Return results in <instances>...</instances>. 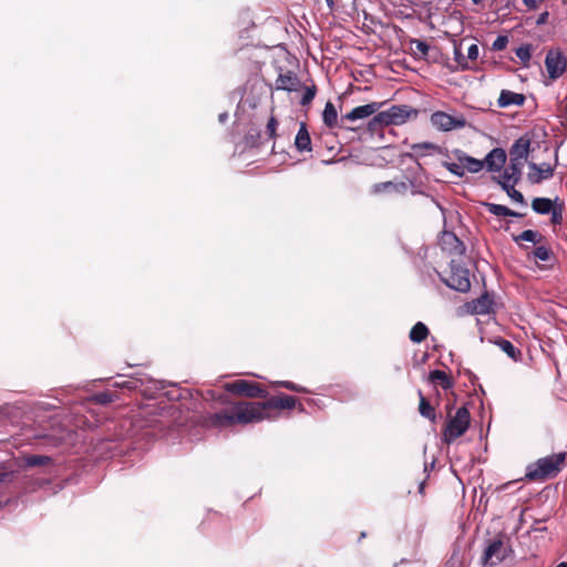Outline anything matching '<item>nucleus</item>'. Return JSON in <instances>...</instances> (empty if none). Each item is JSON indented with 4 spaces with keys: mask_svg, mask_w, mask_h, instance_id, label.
Instances as JSON below:
<instances>
[{
    "mask_svg": "<svg viewBox=\"0 0 567 567\" xmlns=\"http://www.w3.org/2000/svg\"><path fill=\"white\" fill-rule=\"evenodd\" d=\"M297 399L287 394L272 396L266 402H238L212 416V423L218 427L230 426L236 423L250 424L271 419L272 409H293Z\"/></svg>",
    "mask_w": 567,
    "mask_h": 567,
    "instance_id": "obj_1",
    "label": "nucleus"
},
{
    "mask_svg": "<svg viewBox=\"0 0 567 567\" xmlns=\"http://www.w3.org/2000/svg\"><path fill=\"white\" fill-rule=\"evenodd\" d=\"M419 396H420V404H419L420 414L422 416L429 419L430 421L434 422L436 419L434 408L426 401V399L423 396L421 391H419Z\"/></svg>",
    "mask_w": 567,
    "mask_h": 567,
    "instance_id": "obj_25",
    "label": "nucleus"
},
{
    "mask_svg": "<svg viewBox=\"0 0 567 567\" xmlns=\"http://www.w3.org/2000/svg\"><path fill=\"white\" fill-rule=\"evenodd\" d=\"M322 120H323V123L328 127H334L337 125L338 112H337V109H336V106L333 105L332 102H327L326 103V106H324V110H323V113H322Z\"/></svg>",
    "mask_w": 567,
    "mask_h": 567,
    "instance_id": "obj_20",
    "label": "nucleus"
},
{
    "mask_svg": "<svg viewBox=\"0 0 567 567\" xmlns=\"http://www.w3.org/2000/svg\"><path fill=\"white\" fill-rule=\"evenodd\" d=\"M227 117H228L227 113H221V114L219 115V121H220V122H225Z\"/></svg>",
    "mask_w": 567,
    "mask_h": 567,
    "instance_id": "obj_47",
    "label": "nucleus"
},
{
    "mask_svg": "<svg viewBox=\"0 0 567 567\" xmlns=\"http://www.w3.org/2000/svg\"><path fill=\"white\" fill-rule=\"evenodd\" d=\"M373 193L379 194L382 192H396L400 193L402 190L406 189V185L404 183L401 184H394L392 182H383L373 185Z\"/></svg>",
    "mask_w": 567,
    "mask_h": 567,
    "instance_id": "obj_24",
    "label": "nucleus"
},
{
    "mask_svg": "<svg viewBox=\"0 0 567 567\" xmlns=\"http://www.w3.org/2000/svg\"><path fill=\"white\" fill-rule=\"evenodd\" d=\"M225 390L228 392L244 395L247 398H266L267 392L256 382L248 380H236L225 384Z\"/></svg>",
    "mask_w": 567,
    "mask_h": 567,
    "instance_id": "obj_5",
    "label": "nucleus"
},
{
    "mask_svg": "<svg viewBox=\"0 0 567 567\" xmlns=\"http://www.w3.org/2000/svg\"><path fill=\"white\" fill-rule=\"evenodd\" d=\"M565 455L563 453L553 454L543 458H539L536 463L530 464L527 467L526 478L529 481L546 480L555 476L563 464Z\"/></svg>",
    "mask_w": 567,
    "mask_h": 567,
    "instance_id": "obj_3",
    "label": "nucleus"
},
{
    "mask_svg": "<svg viewBox=\"0 0 567 567\" xmlns=\"http://www.w3.org/2000/svg\"><path fill=\"white\" fill-rule=\"evenodd\" d=\"M470 412L465 406L457 409L455 415L447 422L443 432V440L447 444L462 436L470 426Z\"/></svg>",
    "mask_w": 567,
    "mask_h": 567,
    "instance_id": "obj_4",
    "label": "nucleus"
},
{
    "mask_svg": "<svg viewBox=\"0 0 567 567\" xmlns=\"http://www.w3.org/2000/svg\"><path fill=\"white\" fill-rule=\"evenodd\" d=\"M506 153L503 148L492 150L485 157L484 166L491 172H498L506 163Z\"/></svg>",
    "mask_w": 567,
    "mask_h": 567,
    "instance_id": "obj_13",
    "label": "nucleus"
},
{
    "mask_svg": "<svg viewBox=\"0 0 567 567\" xmlns=\"http://www.w3.org/2000/svg\"><path fill=\"white\" fill-rule=\"evenodd\" d=\"M9 476H10V474H9V473H7V472H2V473H0V482H4V481H7V478H8Z\"/></svg>",
    "mask_w": 567,
    "mask_h": 567,
    "instance_id": "obj_45",
    "label": "nucleus"
},
{
    "mask_svg": "<svg viewBox=\"0 0 567 567\" xmlns=\"http://www.w3.org/2000/svg\"><path fill=\"white\" fill-rule=\"evenodd\" d=\"M295 145L299 152L311 151V138L305 123H301L300 125V128L296 135Z\"/></svg>",
    "mask_w": 567,
    "mask_h": 567,
    "instance_id": "obj_19",
    "label": "nucleus"
},
{
    "mask_svg": "<svg viewBox=\"0 0 567 567\" xmlns=\"http://www.w3.org/2000/svg\"><path fill=\"white\" fill-rule=\"evenodd\" d=\"M446 285L460 292H466L471 288V281L468 277V270L464 268H455L452 270L449 279L445 281Z\"/></svg>",
    "mask_w": 567,
    "mask_h": 567,
    "instance_id": "obj_9",
    "label": "nucleus"
},
{
    "mask_svg": "<svg viewBox=\"0 0 567 567\" xmlns=\"http://www.w3.org/2000/svg\"><path fill=\"white\" fill-rule=\"evenodd\" d=\"M545 65L551 80L560 78L567 69V58L559 50H549L545 58Z\"/></svg>",
    "mask_w": 567,
    "mask_h": 567,
    "instance_id": "obj_6",
    "label": "nucleus"
},
{
    "mask_svg": "<svg viewBox=\"0 0 567 567\" xmlns=\"http://www.w3.org/2000/svg\"><path fill=\"white\" fill-rule=\"evenodd\" d=\"M493 300L487 293L482 295L480 298L472 300L466 305L468 312L473 315H487L491 312Z\"/></svg>",
    "mask_w": 567,
    "mask_h": 567,
    "instance_id": "obj_15",
    "label": "nucleus"
},
{
    "mask_svg": "<svg viewBox=\"0 0 567 567\" xmlns=\"http://www.w3.org/2000/svg\"><path fill=\"white\" fill-rule=\"evenodd\" d=\"M478 47L477 44H471L467 49V59L471 61H475L478 58Z\"/></svg>",
    "mask_w": 567,
    "mask_h": 567,
    "instance_id": "obj_41",
    "label": "nucleus"
},
{
    "mask_svg": "<svg viewBox=\"0 0 567 567\" xmlns=\"http://www.w3.org/2000/svg\"><path fill=\"white\" fill-rule=\"evenodd\" d=\"M277 125H278L277 120L275 117H270L267 123V132L269 133L270 137H275Z\"/></svg>",
    "mask_w": 567,
    "mask_h": 567,
    "instance_id": "obj_42",
    "label": "nucleus"
},
{
    "mask_svg": "<svg viewBox=\"0 0 567 567\" xmlns=\"http://www.w3.org/2000/svg\"><path fill=\"white\" fill-rule=\"evenodd\" d=\"M431 123L440 131H452L463 128L466 121L463 116H452L445 112H435L431 116Z\"/></svg>",
    "mask_w": 567,
    "mask_h": 567,
    "instance_id": "obj_8",
    "label": "nucleus"
},
{
    "mask_svg": "<svg viewBox=\"0 0 567 567\" xmlns=\"http://www.w3.org/2000/svg\"><path fill=\"white\" fill-rule=\"evenodd\" d=\"M533 255L537 260L547 261L550 257V250L546 246H538L534 249Z\"/></svg>",
    "mask_w": 567,
    "mask_h": 567,
    "instance_id": "obj_32",
    "label": "nucleus"
},
{
    "mask_svg": "<svg viewBox=\"0 0 567 567\" xmlns=\"http://www.w3.org/2000/svg\"><path fill=\"white\" fill-rule=\"evenodd\" d=\"M455 156L460 163H462L464 169L471 173H478L484 167V162L468 156L462 151H455Z\"/></svg>",
    "mask_w": 567,
    "mask_h": 567,
    "instance_id": "obj_16",
    "label": "nucleus"
},
{
    "mask_svg": "<svg viewBox=\"0 0 567 567\" xmlns=\"http://www.w3.org/2000/svg\"><path fill=\"white\" fill-rule=\"evenodd\" d=\"M547 19H548V12H547V11H545V12H543V13H540V14H539V17H538V19H537L536 23H537L538 25L544 24V23H546Z\"/></svg>",
    "mask_w": 567,
    "mask_h": 567,
    "instance_id": "obj_44",
    "label": "nucleus"
},
{
    "mask_svg": "<svg viewBox=\"0 0 567 567\" xmlns=\"http://www.w3.org/2000/svg\"><path fill=\"white\" fill-rule=\"evenodd\" d=\"M326 2H327V4H328V7L332 10V9H333V7H334V2H333V0H326Z\"/></svg>",
    "mask_w": 567,
    "mask_h": 567,
    "instance_id": "obj_48",
    "label": "nucleus"
},
{
    "mask_svg": "<svg viewBox=\"0 0 567 567\" xmlns=\"http://www.w3.org/2000/svg\"><path fill=\"white\" fill-rule=\"evenodd\" d=\"M475 4H478L482 2V0H472Z\"/></svg>",
    "mask_w": 567,
    "mask_h": 567,
    "instance_id": "obj_50",
    "label": "nucleus"
},
{
    "mask_svg": "<svg viewBox=\"0 0 567 567\" xmlns=\"http://www.w3.org/2000/svg\"><path fill=\"white\" fill-rule=\"evenodd\" d=\"M429 336V329L423 322L415 323L410 331L412 342L420 343Z\"/></svg>",
    "mask_w": 567,
    "mask_h": 567,
    "instance_id": "obj_23",
    "label": "nucleus"
},
{
    "mask_svg": "<svg viewBox=\"0 0 567 567\" xmlns=\"http://www.w3.org/2000/svg\"><path fill=\"white\" fill-rule=\"evenodd\" d=\"M417 111L408 105H393L390 109L379 112L369 123V128L374 131L378 127L389 125H402L411 116H416Z\"/></svg>",
    "mask_w": 567,
    "mask_h": 567,
    "instance_id": "obj_2",
    "label": "nucleus"
},
{
    "mask_svg": "<svg viewBox=\"0 0 567 567\" xmlns=\"http://www.w3.org/2000/svg\"><path fill=\"white\" fill-rule=\"evenodd\" d=\"M501 186L514 202L525 204L523 194L515 189L516 184H501Z\"/></svg>",
    "mask_w": 567,
    "mask_h": 567,
    "instance_id": "obj_28",
    "label": "nucleus"
},
{
    "mask_svg": "<svg viewBox=\"0 0 567 567\" xmlns=\"http://www.w3.org/2000/svg\"><path fill=\"white\" fill-rule=\"evenodd\" d=\"M529 168L533 171L529 173L528 178L532 183L538 184L545 179H549L554 175V168L549 164L537 165L529 163Z\"/></svg>",
    "mask_w": 567,
    "mask_h": 567,
    "instance_id": "obj_14",
    "label": "nucleus"
},
{
    "mask_svg": "<svg viewBox=\"0 0 567 567\" xmlns=\"http://www.w3.org/2000/svg\"><path fill=\"white\" fill-rule=\"evenodd\" d=\"M533 48L530 44H524L516 49L515 54L522 61L524 66H528L532 58Z\"/></svg>",
    "mask_w": 567,
    "mask_h": 567,
    "instance_id": "obj_27",
    "label": "nucleus"
},
{
    "mask_svg": "<svg viewBox=\"0 0 567 567\" xmlns=\"http://www.w3.org/2000/svg\"><path fill=\"white\" fill-rule=\"evenodd\" d=\"M551 214V223L559 225L563 221L561 206L558 208L554 207L550 212Z\"/></svg>",
    "mask_w": 567,
    "mask_h": 567,
    "instance_id": "obj_39",
    "label": "nucleus"
},
{
    "mask_svg": "<svg viewBox=\"0 0 567 567\" xmlns=\"http://www.w3.org/2000/svg\"><path fill=\"white\" fill-rule=\"evenodd\" d=\"M532 208L537 214L546 215V214H549L551 212L554 206H553L551 199L545 198V197H537V198L533 199Z\"/></svg>",
    "mask_w": 567,
    "mask_h": 567,
    "instance_id": "obj_21",
    "label": "nucleus"
},
{
    "mask_svg": "<svg viewBox=\"0 0 567 567\" xmlns=\"http://www.w3.org/2000/svg\"><path fill=\"white\" fill-rule=\"evenodd\" d=\"M542 239V236L539 235L538 231H535V230H532V229H527V230H524L520 235L514 237V240L516 243L523 240V241H529V243H539Z\"/></svg>",
    "mask_w": 567,
    "mask_h": 567,
    "instance_id": "obj_29",
    "label": "nucleus"
},
{
    "mask_svg": "<svg viewBox=\"0 0 567 567\" xmlns=\"http://www.w3.org/2000/svg\"><path fill=\"white\" fill-rule=\"evenodd\" d=\"M412 45H414L413 48V53L417 56V58H424L429 53V50H430V47L427 43H425L424 41H421V40H413L411 42Z\"/></svg>",
    "mask_w": 567,
    "mask_h": 567,
    "instance_id": "obj_30",
    "label": "nucleus"
},
{
    "mask_svg": "<svg viewBox=\"0 0 567 567\" xmlns=\"http://www.w3.org/2000/svg\"><path fill=\"white\" fill-rule=\"evenodd\" d=\"M525 164L518 162H512L509 159L508 166L504 169L499 176V184H517L522 178V171Z\"/></svg>",
    "mask_w": 567,
    "mask_h": 567,
    "instance_id": "obj_12",
    "label": "nucleus"
},
{
    "mask_svg": "<svg viewBox=\"0 0 567 567\" xmlns=\"http://www.w3.org/2000/svg\"><path fill=\"white\" fill-rule=\"evenodd\" d=\"M507 44H508V37L507 35H498L494 40V42L492 44V49L494 51H502V50L506 49Z\"/></svg>",
    "mask_w": 567,
    "mask_h": 567,
    "instance_id": "obj_34",
    "label": "nucleus"
},
{
    "mask_svg": "<svg viewBox=\"0 0 567 567\" xmlns=\"http://www.w3.org/2000/svg\"><path fill=\"white\" fill-rule=\"evenodd\" d=\"M525 102V96L520 93H515L508 90H503L498 97V106L507 107L511 105H523Z\"/></svg>",
    "mask_w": 567,
    "mask_h": 567,
    "instance_id": "obj_17",
    "label": "nucleus"
},
{
    "mask_svg": "<svg viewBox=\"0 0 567 567\" xmlns=\"http://www.w3.org/2000/svg\"><path fill=\"white\" fill-rule=\"evenodd\" d=\"M455 54H456V56L458 58V54H460V53H458V50H457V49L455 50Z\"/></svg>",
    "mask_w": 567,
    "mask_h": 567,
    "instance_id": "obj_51",
    "label": "nucleus"
},
{
    "mask_svg": "<svg viewBox=\"0 0 567 567\" xmlns=\"http://www.w3.org/2000/svg\"><path fill=\"white\" fill-rule=\"evenodd\" d=\"M556 567H567V563L563 561V563L558 564Z\"/></svg>",
    "mask_w": 567,
    "mask_h": 567,
    "instance_id": "obj_49",
    "label": "nucleus"
},
{
    "mask_svg": "<svg viewBox=\"0 0 567 567\" xmlns=\"http://www.w3.org/2000/svg\"><path fill=\"white\" fill-rule=\"evenodd\" d=\"M445 236H446L449 239H451V240L455 241L456 244H458V239H457L454 235H452V234H446Z\"/></svg>",
    "mask_w": 567,
    "mask_h": 567,
    "instance_id": "obj_46",
    "label": "nucleus"
},
{
    "mask_svg": "<svg viewBox=\"0 0 567 567\" xmlns=\"http://www.w3.org/2000/svg\"><path fill=\"white\" fill-rule=\"evenodd\" d=\"M51 458L44 455H30L24 458L28 466H41L50 463Z\"/></svg>",
    "mask_w": 567,
    "mask_h": 567,
    "instance_id": "obj_31",
    "label": "nucleus"
},
{
    "mask_svg": "<svg viewBox=\"0 0 567 567\" xmlns=\"http://www.w3.org/2000/svg\"><path fill=\"white\" fill-rule=\"evenodd\" d=\"M411 148L415 154L421 155L425 150H435L436 146L432 143H417L413 144Z\"/></svg>",
    "mask_w": 567,
    "mask_h": 567,
    "instance_id": "obj_36",
    "label": "nucleus"
},
{
    "mask_svg": "<svg viewBox=\"0 0 567 567\" xmlns=\"http://www.w3.org/2000/svg\"><path fill=\"white\" fill-rule=\"evenodd\" d=\"M545 0H523V3L528 10H537Z\"/></svg>",
    "mask_w": 567,
    "mask_h": 567,
    "instance_id": "obj_40",
    "label": "nucleus"
},
{
    "mask_svg": "<svg viewBox=\"0 0 567 567\" xmlns=\"http://www.w3.org/2000/svg\"><path fill=\"white\" fill-rule=\"evenodd\" d=\"M430 381L440 382L443 389L452 388V381L444 371L434 370L429 375Z\"/></svg>",
    "mask_w": 567,
    "mask_h": 567,
    "instance_id": "obj_26",
    "label": "nucleus"
},
{
    "mask_svg": "<svg viewBox=\"0 0 567 567\" xmlns=\"http://www.w3.org/2000/svg\"><path fill=\"white\" fill-rule=\"evenodd\" d=\"M508 551V547L502 540H494L484 550L482 563L484 566H496L507 557Z\"/></svg>",
    "mask_w": 567,
    "mask_h": 567,
    "instance_id": "obj_7",
    "label": "nucleus"
},
{
    "mask_svg": "<svg viewBox=\"0 0 567 567\" xmlns=\"http://www.w3.org/2000/svg\"><path fill=\"white\" fill-rule=\"evenodd\" d=\"M501 349L511 358H515L516 355V348L513 346V343L508 340H501L499 341Z\"/></svg>",
    "mask_w": 567,
    "mask_h": 567,
    "instance_id": "obj_33",
    "label": "nucleus"
},
{
    "mask_svg": "<svg viewBox=\"0 0 567 567\" xmlns=\"http://www.w3.org/2000/svg\"><path fill=\"white\" fill-rule=\"evenodd\" d=\"M277 385L288 389L290 391H295V392H303L305 391V389L302 386H300L291 381H279V382H277Z\"/></svg>",
    "mask_w": 567,
    "mask_h": 567,
    "instance_id": "obj_38",
    "label": "nucleus"
},
{
    "mask_svg": "<svg viewBox=\"0 0 567 567\" xmlns=\"http://www.w3.org/2000/svg\"><path fill=\"white\" fill-rule=\"evenodd\" d=\"M315 95L316 87H307L300 101L301 105H308L313 100Z\"/></svg>",
    "mask_w": 567,
    "mask_h": 567,
    "instance_id": "obj_37",
    "label": "nucleus"
},
{
    "mask_svg": "<svg viewBox=\"0 0 567 567\" xmlns=\"http://www.w3.org/2000/svg\"><path fill=\"white\" fill-rule=\"evenodd\" d=\"M446 168L454 175L462 177L464 175V167L462 163H446Z\"/></svg>",
    "mask_w": 567,
    "mask_h": 567,
    "instance_id": "obj_35",
    "label": "nucleus"
},
{
    "mask_svg": "<svg viewBox=\"0 0 567 567\" xmlns=\"http://www.w3.org/2000/svg\"><path fill=\"white\" fill-rule=\"evenodd\" d=\"M276 85H277V89L278 90H285V91H296L299 85H300V81L299 79L296 76V74H293L292 72H287L285 74H280L276 81Z\"/></svg>",
    "mask_w": 567,
    "mask_h": 567,
    "instance_id": "obj_18",
    "label": "nucleus"
},
{
    "mask_svg": "<svg viewBox=\"0 0 567 567\" xmlns=\"http://www.w3.org/2000/svg\"><path fill=\"white\" fill-rule=\"evenodd\" d=\"M383 105L381 102H372L369 104L360 105L352 109L349 113L342 116V121L355 122L358 120H364L375 114Z\"/></svg>",
    "mask_w": 567,
    "mask_h": 567,
    "instance_id": "obj_10",
    "label": "nucleus"
},
{
    "mask_svg": "<svg viewBox=\"0 0 567 567\" xmlns=\"http://www.w3.org/2000/svg\"><path fill=\"white\" fill-rule=\"evenodd\" d=\"M530 147V141L526 137L518 138L509 150V159L525 164Z\"/></svg>",
    "mask_w": 567,
    "mask_h": 567,
    "instance_id": "obj_11",
    "label": "nucleus"
},
{
    "mask_svg": "<svg viewBox=\"0 0 567 567\" xmlns=\"http://www.w3.org/2000/svg\"><path fill=\"white\" fill-rule=\"evenodd\" d=\"M487 210L498 217H506V216H513V217H520L522 215L509 209L508 207L499 204H493V203H486L485 204Z\"/></svg>",
    "mask_w": 567,
    "mask_h": 567,
    "instance_id": "obj_22",
    "label": "nucleus"
},
{
    "mask_svg": "<svg viewBox=\"0 0 567 567\" xmlns=\"http://www.w3.org/2000/svg\"><path fill=\"white\" fill-rule=\"evenodd\" d=\"M95 399H96V401L99 403L107 404V403H111L113 401V395L111 393L104 392V393H99L95 396Z\"/></svg>",
    "mask_w": 567,
    "mask_h": 567,
    "instance_id": "obj_43",
    "label": "nucleus"
}]
</instances>
